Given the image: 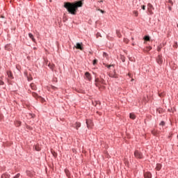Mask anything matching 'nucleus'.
<instances>
[{"instance_id":"f257e3e1","label":"nucleus","mask_w":178,"mask_h":178,"mask_svg":"<svg viewBox=\"0 0 178 178\" xmlns=\"http://www.w3.org/2000/svg\"><path fill=\"white\" fill-rule=\"evenodd\" d=\"M83 6V2L76 1L75 3L65 2L64 3V8L67 9V12L70 13V15H76L77 10L79 8H81Z\"/></svg>"},{"instance_id":"f03ea898","label":"nucleus","mask_w":178,"mask_h":178,"mask_svg":"<svg viewBox=\"0 0 178 178\" xmlns=\"http://www.w3.org/2000/svg\"><path fill=\"white\" fill-rule=\"evenodd\" d=\"M134 156L135 158H136L137 159H143V153L140 152L138 150H136L134 152Z\"/></svg>"},{"instance_id":"7ed1b4c3","label":"nucleus","mask_w":178,"mask_h":178,"mask_svg":"<svg viewBox=\"0 0 178 178\" xmlns=\"http://www.w3.org/2000/svg\"><path fill=\"white\" fill-rule=\"evenodd\" d=\"M147 10L149 15H154V12H152V10H154V6H152V4L149 3L147 4Z\"/></svg>"},{"instance_id":"20e7f679","label":"nucleus","mask_w":178,"mask_h":178,"mask_svg":"<svg viewBox=\"0 0 178 178\" xmlns=\"http://www.w3.org/2000/svg\"><path fill=\"white\" fill-rule=\"evenodd\" d=\"M86 124L88 129H92L94 124L92 123V120H86Z\"/></svg>"},{"instance_id":"39448f33","label":"nucleus","mask_w":178,"mask_h":178,"mask_svg":"<svg viewBox=\"0 0 178 178\" xmlns=\"http://www.w3.org/2000/svg\"><path fill=\"white\" fill-rule=\"evenodd\" d=\"M74 48H76V49H80V51H83V49H84L82 42L76 43V44L74 47Z\"/></svg>"},{"instance_id":"423d86ee","label":"nucleus","mask_w":178,"mask_h":178,"mask_svg":"<svg viewBox=\"0 0 178 178\" xmlns=\"http://www.w3.org/2000/svg\"><path fill=\"white\" fill-rule=\"evenodd\" d=\"M156 62L159 65H162V63H163V58L162 57V56H158V57L156 58Z\"/></svg>"},{"instance_id":"0eeeda50","label":"nucleus","mask_w":178,"mask_h":178,"mask_svg":"<svg viewBox=\"0 0 178 178\" xmlns=\"http://www.w3.org/2000/svg\"><path fill=\"white\" fill-rule=\"evenodd\" d=\"M85 77H86V79H87V80L90 81V80H91V74L90 73L86 72L85 73Z\"/></svg>"},{"instance_id":"6e6552de","label":"nucleus","mask_w":178,"mask_h":178,"mask_svg":"<svg viewBox=\"0 0 178 178\" xmlns=\"http://www.w3.org/2000/svg\"><path fill=\"white\" fill-rule=\"evenodd\" d=\"M145 178H151L152 177V175L151 172H146L144 173Z\"/></svg>"},{"instance_id":"1a4fd4ad","label":"nucleus","mask_w":178,"mask_h":178,"mask_svg":"<svg viewBox=\"0 0 178 178\" xmlns=\"http://www.w3.org/2000/svg\"><path fill=\"white\" fill-rule=\"evenodd\" d=\"M96 83H97V84H104V81L103 79H95Z\"/></svg>"},{"instance_id":"9d476101","label":"nucleus","mask_w":178,"mask_h":178,"mask_svg":"<svg viewBox=\"0 0 178 178\" xmlns=\"http://www.w3.org/2000/svg\"><path fill=\"white\" fill-rule=\"evenodd\" d=\"M81 127V123L80 122H76L74 125V127L76 129V130H79V128Z\"/></svg>"},{"instance_id":"9b49d317","label":"nucleus","mask_w":178,"mask_h":178,"mask_svg":"<svg viewBox=\"0 0 178 178\" xmlns=\"http://www.w3.org/2000/svg\"><path fill=\"white\" fill-rule=\"evenodd\" d=\"M30 87L31 88V90H33V91H35V90H37V86H35V84L34 83H31Z\"/></svg>"},{"instance_id":"f8f14e48","label":"nucleus","mask_w":178,"mask_h":178,"mask_svg":"<svg viewBox=\"0 0 178 178\" xmlns=\"http://www.w3.org/2000/svg\"><path fill=\"white\" fill-rule=\"evenodd\" d=\"M29 37L32 40L33 42H35V38H34V35H33L31 33H29Z\"/></svg>"},{"instance_id":"ddd939ff","label":"nucleus","mask_w":178,"mask_h":178,"mask_svg":"<svg viewBox=\"0 0 178 178\" xmlns=\"http://www.w3.org/2000/svg\"><path fill=\"white\" fill-rule=\"evenodd\" d=\"M1 178H10V175L3 174V175H1Z\"/></svg>"},{"instance_id":"4468645a","label":"nucleus","mask_w":178,"mask_h":178,"mask_svg":"<svg viewBox=\"0 0 178 178\" xmlns=\"http://www.w3.org/2000/svg\"><path fill=\"white\" fill-rule=\"evenodd\" d=\"M48 66L50 69H51V70H54V67H55V65L51 63L48 64Z\"/></svg>"},{"instance_id":"2eb2a0df","label":"nucleus","mask_w":178,"mask_h":178,"mask_svg":"<svg viewBox=\"0 0 178 178\" xmlns=\"http://www.w3.org/2000/svg\"><path fill=\"white\" fill-rule=\"evenodd\" d=\"M129 118H130V119L134 120V119H136V115H134V113H131L129 114Z\"/></svg>"},{"instance_id":"dca6fc26","label":"nucleus","mask_w":178,"mask_h":178,"mask_svg":"<svg viewBox=\"0 0 178 178\" xmlns=\"http://www.w3.org/2000/svg\"><path fill=\"white\" fill-rule=\"evenodd\" d=\"M7 74L10 79H13V75L12 74V72H7Z\"/></svg>"},{"instance_id":"f3484780","label":"nucleus","mask_w":178,"mask_h":178,"mask_svg":"<svg viewBox=\"0 0 178 178\" xmlns=\"http://www.w3.org/2000/svg\"><path fill=\"white\" fill-rule=\"evenodd\" d=\"M161 168H162V165H161V164L156 165V170H159Z\"/></svg>"},{"instance_id":"a211bd4d","label":"nucleus","mask_w":178,"mask_h":178,"mask_svg":"<svg viewBox=\"0 0 178 178\" xmlns=\"http://www.w3.org/2000/svg\"><path fill=\"white\" fill-rule=\"evenodd\" d=\"M21 124H22V122L20 121H17L15 122V126H17V127H19Z\"/></svg>"},{"instance_id":"6ab92c4d","label":"nucleus","mask_w":178,"mask_h":178,"mask_svg":"<svg viewBox=\"0 0 178 178\" xmlns=\"http://www.w3.org/2000/svg\"><path fill=\"white\" fill-rule=\"evenodd\" d=\"M116 34L119 38L122 37V34H120V31H116Z\"/></svg>"},{"instance_id":"aec40b11","label":"nucleus","mask_w":178,"mask_h":178,"mask_svg":"<svg viewBox=\"0 0 178 178\" xmlns=\"http://www.w3.org/2000/svg\"><path fill=\"white\" fill-rule=\"evenodd\" d=\"M32 95L34 97V98H38V95H37L35 92H32Z\"/></svg>"},{"instance_id":"412c9836","label":"nucleus","mask_w":178,"mask_h":178,"mask_svg":"<svg viewBox=\"0 0 178 178\" xmlns=\"http://www.w3.org/2000/svg\"><path fill=\"white\" fill-rule=\"evenodd\" d=\"M133 13H134V15L136 16V17H137V16H138V11L134 10V11L133 12Z\"/></svg>"},{"instance_id":"4be33fe9","label":"nucleus","mask_w":178,"mask_h":178,"mask_svg":"<svg viewBox=\"0 0 178 178\" xmlns=\"http://www.w3.org/2000/svg\"><path fill=\"white\" fill-rule=\"evenodd\" d=\"M152 134L153 136H156V130L154 129V130L152 131Z\"/></svg>"},{"instance_id":"5701e85b","label":"nucleus","mask_w":178,"mask_h":178,"mask_svg":"<svg viewBox=\"0 0 178 178\" xmlns=\"http://www.w3.org/2000/svg\"><path fill=\"white\" fill-rule=\"evenodd\" d=\"M51 90H58V88H56V87H55V86H51V88H50V90H51Z\"/></svg>"},{"instance_id":"b1692460","label":"nucleus","mask_w":178,"mask_h":178,"mask_svg":"<svg viewBox=\"0 0 178 178\" xmlns=\"http://www.w3.org/2000/svg\"><path fill=\"white\" fill-rule=\"evenodd\" d=\"M35 149L36 151H40V150H41V148H40V147L35 146Z\"/></svg>"},{"instance_id":"393cba45","label":"nucleus","mask_w":178,"mask_h":178,"mask_svg":"<svg viewBox=\"0 0 178 178\" xmlns=\"http://www.w3.org/2000/svg\"><path fill=\"white\" fill-rule=\"evenodd\" d=\"M124 42H125L126 44H128L129 43V39L124 38Z\"/></svg>"},{"instance_id":"a878e982","label":"nucleus","mask_w":178,"mask_h":178,"mask_svg":"<svg viewBox=\"0 0 178 178\" xmlns=\"http://www.w3.org/2000/svg\"><path fill=\"white\" fill-rule=\"evenodd\" d=\"M145 41H149V36H145Z\"/></svg>"},{"instance_id":"bb28decb","label":"nucleus","mask_w":178,"mask_h":178,"mask_svg":"<svg viewBox=\"0 0 178 178\" xmlns=\"http://www.w3.org/2000/svg\"><path fill=\"white\" fill-rule=\"evenodd\" d=\"M97 62H98V60H97V59H95L94 60H93V65H97Z\"/></svg>"},{"instance_id":"cd10ccee","label":"nucleus","mask_w":178,"mask_h":178,"mask_svg":"<svg viewBox=\"0 0 178 178\" xmlns=\"http://www.w3.org/2000/svg\"><path fill=\"white\" fill-rule=\"evenodd\" d=\"M27 79H28V81H31V80H33V77L31 76H28Z\"/></svg>"},{"instance_id":"c85d7f7f","label":"nucleus","mask_w":178,"mask_h":178,"mask_svg":"<svg viewBox=\"0 0 178 178\" xmlns=\"http://www.w3.org/2000/svg\"><path fill=\"white\" fill-rule=\"evenodd\" d=\"M168 3H170L171 6H173V1L172 0H169Z\"/></svg>"},{"instance_id":"c756f323","label":"nucleus","mask_w":178,"mask_h":178,"mask_svg":"<svg viewBox=\"0 0 178 178\" xmlns=\"http://www.w3.org/2000/svg\"><path fill=\"white\" fill-rule=\"evenodd\" d=\"M96 37H97V38H98V37H101V33H97L96 34Z\"/></svg>"},{"instance_id":"7c9ffc66","label":"nucleus","mask_w":178,"mask_h":178,"mask_svg":"<svg viewBox=\"0 0 178 178\" xmlns=\"http://www.w3.org/2000/svg\"><path fill=\"white\" fill-rule=\"evenodd\" d=\"M103 56H104V58H106V56H108V54L106 52H104Z\"/></svg>"},{"instance_id":"2f4dec72","label":"nucleus","mask_w":178,"mask_h":178,"mask_svg":"<svg viewBox=\"0 0 178 178\" xmlns=\"http://www.w3.org/2000/svg\"><path fill=\"white\" fill-rule=\"evenodd\" d=\"M160 126H165V122L162 121V122L160 123Z\"/></svg>"},{"instance_id":"473e14b6","label":"nucleus","mask_w":178,"mask_h":178,"mask_svg":"<svg viewBox=\"0 0 178 178\" xmlns=\"http://www.w3.org/2000/svg\"><path fill=\"white\" fill-rule=\"evenodd\" d=\"M141 8H142V9H143V10H145V5L142 6Z\"/></svg>"},{"instance_id":"72a5a7b5","label":"nucleus","mask_w":178,"mask_h":178,"mask_svg":"<svg viewBox=\"0 0 178 178\" xmlns=\"http://www.w3.org/2000/svg\"><path fill=\"white\" fill-rule=\"evenodd\" d=\"M3 84L4 83L1 80H0V86H3Z\"/></svg>"},{"instance_id":"f704fd0d","label":"nucleus","mask_w":178,"mask_h":178,"mask_svg":"<svg viewBox=\"0 0 178 178\" xmlns=\"http://www.w3.org/2000/svg\"><path fill=\"white\" fill-rule=\"evenodd\" d=\"M99 10L101 12V13H105V11L101 10V9H99Z\"/></svg>"},{"instance_id":"c9c22d12","label":"nucleus","mask_w":178,"mask_h":178,"mask_svg":"<svg viewBox=\"0 0 178 178\" xmlns=\"http://www.w3.org/2000/svg\"><path fill=\"white\" fill-rule=\"evenodd\" d=\"M151 49H152L151 47H148V51H151Z\"/></svg>"},{"instance_id":"e433bc0d","label":"nucleus","mask_w":178,"mask_h":178,"mask_svg":"<svg viewBox=\"0 0 178 178\" xmlns=\"http://www.w3.org/2000/svg\"><path fill=\"white\" fill-rule=\"evenodd\" d=\"M169 10H172V7L171 6H169Z\"/></svg>"},{"instance_id":"4c0bfd02","label":"nucleus","mask_w":178,"mask_h":178,"mask_svg":"<svg viewBox=\"0 0 178 178\" xmlns=\"http://www.w3.org/2000/svg\"><path fill=\"white\" fill-rule=\"evenodd\" d=\"M163 95H162V93L159 94V97H163Z\"/></svg>"},{"instance_id":"58836bf2","label":"nucleus","mask_w":178,"mask_h":178,"mask_svg":"<svg viewBox=\"0 0 178 178\" xmlns=\"http://www.w3.org/2000/svg\"><path fill=\"white\" fill-rule=\"evenodd\" d=\"M111 65H107L108 69L111 67Z\"/></svg>"},{"instance_id":"ea45409f","label":"nucleus","mask_w":178,"mask_h":178,"mask_svg":"<svg viewBox=\"0 0 178 178\" xmlns=\"http://www.w3.org/2000/svg\"><path fill=\"white\" fill-rule=\"evenodd\" d=\"M128 75L129 76V77H131V74H128Z\"/></svg>"},{"instance_id":"a19ab883","label":"nucleus","mask_w":178,"mask_h":178,"mask_svg":"<svg viewBox=\"0 0 178 178\" xmlns=\"http://www.w3.org/2000/svg\"><path fill=\"white\" fill-rule=\"evenodd\" d=\"M134 81V79H131V81Z\"/></svg>"},{"instance_id":"79ce46f5","label":"nucleus","mask_w":178,"mask_h":178,"mask_svg":"<svg viewBox=\"0 0 178 178\" xmlns=\"http://www.w3.org/2000/svg\"><path fill=\"white\" fill-rule=\"evenodd\" d=\"M99 2H104V1L101 0Z\"/></svg>"},{"instance_id":"37998d69","label":"nucleus","mask_w":178,"mask_h":178,"mask_svg":"<svg viewBox=\"0 0 178 178\" xmlns=\"http://www.w3.org/2000/svg\"><path fill=\"white\" fill-rule=\"evenodd\" d=\"M54 154V156H55L56 153H54V154Z\"/></svg>"},{"instance_id":"c03bdc74","label":"nucleus","mask_w":178,"mask_h":178,"mask_svg":"<svg viewBox=\"0 0 178 178\" xmlns=\"http://www.w3.org/2000/svg\"><path fill=\"white\" fill-rule=\"evenodd\" d=\"M27 174H28L29 175H30V174H29V172H27Z\"/></svg>"},{"instance_id":"a18cd8bd","label":"nucleus","mask_w":178,"mask_h":178,"mask_svg":"<svg viewBox=\"0 0 178 178\" xmlns=\"http://www.w3.org/2000/svg\"><path fill=\"white\" fill-rule=\"evenodd\" d=\"M132 40H134V38H132Z\"/></svg>"},{"instance_id":"49530a36","label":"nucleus","mask_w":178,"mask_h":178,"mask_svg":"<svg viewBox=\"0 0 178 178\" xmlns=\"http://www.w3.org/2000/svg\"><path fill=\"white\" fill-rule=\"evenodd\" d=\"M122 62H124V60H122Z\"/></svg>"},{"instance_id":"de8ad7c7","label":"nucleus","mask_w":178,"mask_h":178,"mask_svg":"<svg viewBox=\"0 0 178 178\" xmlns=\"http://www.w3.org/2000/svg\"><path fill=\"white\" fill-rule=\"evenodd\" d=\"M99 102H97V104H98Z\"/></svg>"},{"instance_id":"09e8293b","label":"nucleus","mask_w":178,"mask_h":178,"mask_svg":"<svg viewBox=\"0 0 178 178\" xmlns=\"http://www.w3.org/2000/svg\"><path fill=\"white\" fill-rule=\"evenodd\" d=\"M177 27H178V24H177Z\"/></svg>"}]
</instances>
